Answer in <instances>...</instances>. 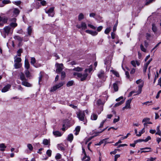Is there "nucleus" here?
<instances>
[{
	"label": "nucleus",
	"instance_id": "obj_60",
	"mask_svg": "<svg viewBox=\"0 0 161 161\" xmlns=\"http://www.w3.org/2000/svg\"><path fill=\"white\" fill-rule=\"evenodd\" d=\"M67 129V126H65V125L63 124V127L61 128L62 130L63 131H65Z\"/></svg>",
	"mask_w": 161,
	"mask_h": 161
},
{
	"label": "nucleus",
	"instance_id": "obj_38",
	"mask_svg": "<svg viewBox=\"0 0 161 161\" xmlns=\"http://www.w3.org/2000/svg\"><path fill=\"white\" fill-rule=\"evenodd\" d=\"M25 74L27 77H29L30 76V74L28 69H26L25 71Z\"/></svg>",
	"mask_w": 161,
	"mask_h": 161
},
{
	"label": "nucleus",
	"instance_id": "obj_55",
	"mask_svg": "<svg viewBox=\"0 0 161 161\" xmlns=\"http://www.w3.org/2000/svg\"><path fill=\"white\" fill-rule=\"evenodd\" d=\"M158 75H159L158 73L157 72V73H156V75H155V78H154V81H153V83H155V82H156V80L157 78H158Z\"/></svg>",
	"mask_w": 161,
	"mask_h": 161
},
{
	"label": "nucleus",
	"instance_id": "obj_14",
	"mask_svg": "<svg viewBox=\"0 0 161 161\" xmlns=\"http://www.w3.org/2000/svg\"><path fill=\"white\" fill-rule=\"evenodd\" d=\"M30 64L27 58H25V67L26 69H29Z\"/></svg>",
	"mask_w": 161,
	"mask_h": 161
},
{
	"label": "nucleus",
	"instance_id": "obj_23",
	"mask_svg": "<svg viewBox=\"0 0 161 161\" xmlns=\"http://www.w3.org/2000/svg\"><path fill=\"white\" fill-rule=\"evenodd\" d=\"M131 100L132 99H130L126 101L125 105L126 107L128 108H130V103L131 102Z\"/></svg>",
	"mask_w": 161,
	"mask_h": 161
},
{
	"label": "nucleus",
	"instance_id": "obj_24",
	"mask_svg": "<svg viewBox=\"0 0 161 161\" xmlns=\"http://www.w3.org/2000/svg\"><path fill=\"white\" fill-rule=\"evenodd\" d=\"M73 139V136L72 134H70L67 137V140L68 141L71 142Z\"/></svg>",
	"mask_w": 161,
	"mask_h": 161
},
{
	"label": "nucleus",
	"instance_id": "obj_48",
	"mask_svg": "<svg viewBox=\"0 0 161 161\" xmlns=\"http://www.w3.org/2000/svg\"><path fill=\"white\" fill-rule=\"evenodd\" d=\"M148 66V65L146 64H145L144 65L143 71L144 73L146 72Z\"/></svg>",
	"mask_w": 161,
	"mask_h": 161
},
{
	"label": "nucleus",
	"instance_id": "obj_7",
	"mask_svg": "<svg viewBox=\"0 0 161 161\" xmlns=\"http://www.w3.org/2000/svg\"><path fill=\"white\" fill-rule=\"evenodd\" d=\"M97 76L99 78L102 79L103 81L105 80V78L104 76V71L101 70L98 72L97 74Z\"/></svg>",
	"mask_w": 161,
	"mask_h": 161
},
{
	"label": "nucleus",
	"instance_id": "obj_50",
	"mask_svg": "<svg viewBox=\"0 0 161 161\" xmlns=\"http://www.w3.org/2000/svg\"><path fill=\"white\" fill-rule=\"evenodd\" d=\"M140 48L141 50L144 52H146V49L144 47V46L142 44H141L140 45Z\"/></svg>",
	"mask_w": 161,
	"mask_h": 161
},
{
	"label": "nucleus",
	"instance_id": "obj_22",
	"mask_svg": "<svg viewBox=\"0 0 161 161\" xmlns=\"http://www.w3.org/2000/svg\"><path fill=\"white\" fill-rule=\"evenodd\" d=\"M22 66L21 64L19 63L14 62V66L15 69H19Z\"/></svg>",
	"mask_w": 161,
	"mask_h": 161
},
{
	"label": "nucleus",
	"instance_id": "obj_46",
	"mask_svg": "<svg viewBox=\"0 0 161 161\" xmlns=\"http://www.w3.org/2000/svg\"><path fill=\"white\" fill-rule=\"evenodd\" d=\"M52 151L51 150H48L46 152V154L49 157L51 156Z\"/></svg>",
	"mask_w": 161,
	"mask_h": 161
},
{
	"label": "nucleus",
	"instance_id": "obj_6",
	"mask_svg": "<svg viewBox=\"0 0 161 161\" xmlns=\"http://www.w3.org/2000/svg\"><path fill=\"white\" fill-rule=\"evenodd\" d=\"M64 83L63 82H61L59 84L53 86L52 88H51L50 91L52 92H53L58 89L64 85Z\"/></svg>",
	"mask_w": 161,
	"mask_h": 161
},
{
	"label": "nucleus",
	"instance_id": "obj_32",
	"mask_svg": "<svg viewBox=\"0 0 161 161\" xmlns=\"http://www.w3.org/2000/svg\"><path fill=\"white\" fill-rule=\"evenodd\" d=\"M145 132V128H143L139 132V134H137L136 136H140L142 134Z\"/></svg>",
	"mask_w": 161,
	"mask_h": 161
},
{
	"label": "nucleus",
	"instance_id": "obj_2",
	"mask_svg": "<svg viewBox=\"0 0 161 161\" xmlns=\"http://www.w3.org/2000/svg\"><path fill=\"white\" fill-rule=\"evenodd\" d=\"M73 75L77 78H80V80L83 81L86 79L88 75V74L86 72L83 74L80 73L74 72L73 73Z\"/></svg>",
	"mask_w": 161,
	"mask_h": 161
},
{
	"label": "nucleus",
	"instance_id": "obj_43",
	"mask_svg": "<svg viewBox=\"0 0 161 161\" xmlns=\"http://www.w3.org/2000/svg\"><path fill=\"white\" fill-rule=\"evenodd\" d=\"M92 70V67L91 66H90L89 69H86L85 70V72L87 73V72L88 71L89 73H90Z\"/></svg>",
	"mask_w": 161,
	"mask_h": 161
},
{
	"label": "nucleus",
	"instance_id": "obj_54",
	"mask_svg": "<svg viewBox=\"0 0 161 161\" xmlns=\"http://www.w3.org/2000/svg\"><path fill=\"white\" fill-rule=\"evenodd\" d=\"M39 1H41V3L43 6H45L46 5V2L45 1L42 0H38Z\"/></svg>",
	"mask_w": 161,
	"mask_h": 161
},
{
	"label": "nucleus",
	"instance_id": "obj_59",
	"mask_svg": "<svg viewBox=\"0 0 161 161\" xmlns=\"http://www.w3.org/2000/svg\"><path fill=\"white\" fill-rule=\"evenodd\" d=\"M151 139V137L150 136H148L147 138L145 139H143V142H148L149 140H150Z\"/></svg>",
	"mask_w": 161,
	"mask_h": 161
},
{
	"label": "nucleus",
	"instance_id": "obj_9",
	"mask_svg": "<svg viewBox=\"0 0 161 161\" xmlns=\"http://www.w3.org/2000/svg\"><path fill=\"white\" fill-rule=\"evenodd\" d=\"M54 8L52 7L48 11L45 10V12L48 14L49 16L53 17L54 16Z\"/></svg>",
	"mask_w": 161,
	"mask_h": 161
},
{
	"label": "nucleus",
	"instance_id": "obj_36",
	"mask_svg": "<svg viewBox=\"0 0 161 161\" xmlns=\"http://www.w3.org/2000/svg\"><path fill=\"white\" fill-rule=\"evenodd\" d=\"M108 139V138H105V139H103L101 141L98 143L95 144V145H96V146L100 145L101 144L104 143V141L105 140H107Z\"/></svg>",
	"mask_w": 161,
	"mask_h": 161
},
{
	"label": "nucleus",
	"instance_id": "obj_12",
	"mask_svg": "<svg viewBox=\"0 0 161 161\" xmlns=\"http://www.w3.org/2000/svg\"><path fill=\"white\" fill-rule=\"evenodd\" d=\"M85 32L86 33L90 34L93 36H96L98 34L97 32L96 31H93L89 30H86L85 31Z\"/></svg>",
	"mask_w": 161,
	"mask_h": 161
},
{
	"label": "nucleus",
	"instance_id": "obj_53",
	"mask_svg": "<svg viewBox=\"0 0 161 161\" xmlns=\"http://www.w3.org/2000/svg\"><path fill=\"white\" fill-rule=\"evenodd\" d=\"M2 3L3 4H6L10 3H11V1L9 0H4L2 1Z\"/></svg>",
	"mask_w": 161,
	"mask_h": 161
},
{
	"label": "nucleus",
	"instance_id": "obj_44",
	"mask_svg": "<svg viewBox=\"0 0 161 161\" xmlns=\"http://www.w3.org/2000/svg\"><path fill=\"white\" fill-rule=\"evenodd\" d=\"M125 74L126 76V78L127 79H129L130 80V81H131L132 79L130 78L129 72H128L127 71H126L125 72Z\"/></svg>",
	"mask_w": 161,
	"mask_h": 161
},
{
	"label": "nucleus",
	"instance_id": "obj_27",
	"mask_svg": "<svg viewBox=\"0 0 161 161\" xmlns=\"http://www.w3.org/2000/svg\"><path fill=\"white\" fill-rule=\"evenodd\" d=\"M20 79L23 81L25 80L26 78H25L24 74L23 73H21L20 74Z\"/></svg>",
	"mask_w": 161,
	"mask_h": 161
},
{
	"label": "nucleus",
	"instance_id": "obj_57",
	"mask_svg": "<svg viewBox=\"0 0 161 161\" xmlns=\"http://www.w3.org/2000/svg\"><path fill=\"white\" fill-rule=\"evenodd\" d=\"M15 17H14L10 19V21L12 22L11 23H15V22L16 21V19Z\"/></svg>",
	"mask_w": 161,
	"mask_h": 161
},
{
	"label": "nucleus",
	"instance_id": "obj_47",
	"mask_svg": "<svg viewBox=\"0 0 161 161\" xmlns=\"http://www.w3.org/2000/svg\"><path fill=\"white\" fill-rule=\"evenodd\" d=\"M82 153L84 155V157L83 158V159H85L86 158V151H85V150L84 148L83 147H82Z\"/></svg>",
	"mask_w": 161,
	"mask_h": 161
},
{
	"label": "nucleus",
	"instance_id": "obj_11",
	"mask_svg": "<svg viewBox=\"0 0 161 161\" xmlns=\"http://www.w3.org/2000/svg\"><path fill=\"white\" fill-rule=\"evenodd\" d=\"M36 62V60L34 57H31V64L36 68H38L41 66V64H39V65L35 64Z\"/></svg>",
	"mask_w": 161,
	"mask_h": 161
},
{
	"label": "nucleus",
	"instance_id": "obj_33",
	"mask_svg": "<svg viewBox=\"0 0 161 161\" xmlns=\"http://www.w3.org/2000/svg\"><path fill=\"white\" fill-rule=\"evenodd\" d=\"M75 130L76 131V132L75 133V135H77L79 132L80 130V127L78 126L75 129Z\"/></svg>",
	"mask_w": 161,
	"mask_h": 161
},
{
	"label": "nucleus",
	"instance_id": "obj_61",
	"mask_svg": "<svg viewBox=\"0 0 161 161\" xmlns=\"http://www.w3.org/2000/svg\"><path fill=\"white\" fill-rule=\"evenodd\" d=\"M103 28V27L102 26H100L97 28V31L98 32H100L102 30Z\"/></svg>",
	"mask_w": 161,
	"mask_h": 161
},
{
	"label": "nucleus",
	"instance_id": "obj_8",
	"mask_svg": "<svg viewBox=\"0 0 161 161\" xmlns=\"http://www.w3.org/2000/svg\"><path fill=\"white\" fill-rule=\"evenodd\" d=\"M8 19L6 17H2L0 16V26H3L5 23H6Z\"/></svg>",
	"mask_w": 161,
	"mask_h": 161
},
{
	"label": "nucleus",
	"instance_id": "obj_42",
	"mask_svg": "<svg viewBox=\"0 0 161 161\" xmlns=\"http://www.w3.org/2000/svg\"><path fill=\"white\" fill-rule=\"evenodd\" d=\"M74 83V81L73 80H71L69 81L67 84V86L69 87L73 85Z\"/></svg>",
	"mask_w": 161,
	"mask_h": 161
},
{
	"label": "nucleus",
	"instance_id": "obj_3",
	"mask_svg": "<svg viewBox=\"0 0 161 161\" xmlns=\"http://www.w3.org/2000/svg\"><path fill=\"white\" fill-rule=\"evenodd\" d=\"M76 114L77 117L80 121H83L84 122H86V118L85 113L83 111L79 110L76 112Z\"/></svg>",
	"mask_w": 161,
	"mask_h": 161
},
{
	"label": "nucleus",
	"instance_id": "obj_4",
	"mask_svg": "<svg viewBox=\"0 0 161 161\" xmlns=\"http://www.w3.org/2000/svg\"><path fill=\"white\" fill-rule=\"evenodd\" d=\"M11 16L12 17H16L19 14L20 11L17 8H14L11 10Z\"/></svg>",
	"mask_w": 161,
	"mask_h": 161
},
{
	"label": "nucleus",
	"instance_id": "obj_17",
	"mask_svg": "<svg viewBox=\"0 0 161 161\" xmlns=\"http://www.w3.org/2000/svg\"><path fill=\"white\" fill-rule=\"evenodd\" d=\"M22 84L26 87H31V85L26 81V80L22 81Z\"/></svg>",
	"mask_w": 161,
	"mask_h": 161
},
{
	"label": "nucleus",
	"instance_id": "obj_37",
	"mask_svg": "<svg viewBox=\"0 0 161 161\" xmlns=\"http://www.w3.org/2000/svg\"><path fill=\"white\" fill-rule=\"evenodd\" d=\"M84 18V15L82 13L78 15V20L80 21L83 19Z\"/></svg>",
	"mask_w": 161,
	"mask_h": 161
},
{
	"label": "nucleus",
	"instance_id": "obj_19",
	"mask_svg": "<svg viewBox=\"0 0 161 161\" xmlns=\"http://www.w3.org/2000/svg\"><path fill=\"white\" fill-rule=\"evenodd\" d=\"M150 120V119L147 118H146L143 119L142 122H146L147 123V124H152V122H149V120Z\"/></svg>",
	"mask_w": 161,
	"mask_h": 161
},
{
	"label": "nucleus",
	"instance_id": "obj_31",
	"mask_svg": "<svg viewBox=\"0 0 161 161\" xmlns=\"http://www.w3.org/2000/svg\"><path fill=\"white\" fill-rule=\"evenodd\" d=\"M111 30V27L109 26L105 30L104 33L107 34H108Z\"/></svg>",
	"mask_w": 161,
	"mask_h": 161
},
{
	"label": "nucleus",
	"instance_id": "obj_15",
	"mask_svg": "<svg viewBox=\"0 0 161 161\" xmlns=\"http://www.w3.org/2000/svg\"><path fill=\"white\" fill-rule=\"evenodd\" d=\"M131 64L134 67H136V65L137 66H139L140 63L137 60H132L131 61Z\"/></svg>",
	"mask_w": 161,
	"mask_h": 161
},
{
	"label": "nucleus",
	"instance_id": "obj_13",
	"mask_svg": "<svg viewBox=\"0 0 161 161\" xmlns=\"http://www.w3.org/2000/svg\"><path fill=\"white\" fill-rule=\"evenodd\" d=\"M11 87V85L10 84H8L4 86L1 90L2 92H5L8 91Z\"/></svg>",
	"mask_w": 161,
	"mask_h": 161
},
{
	"label": "nucleus",
	"instance_id": "obj_21",
	"mask_svg": "<svg viewBox=\"0 0 161 161\" xmlns=\"http://www.w3.org/2000/svg\"><path fill=\"white\" fill-rule=\"evenodd\" d=\"M14 62L20 63L21 61V59L20 58L17 57V56H15L14 58Z\"/></svg>",
	"mask_w": 161,
	"mask_h": 161
},
{
	"label": "nucleus",
	"instance_id": "obj_63",
	"mask_svg": "<svg viewBox=\"0 0 161 161\" xmlns=\"http://www.w3.org/2000/svg\"><path fill=\"white\" fill-rule=\"evenodd\" d=\"M151 3H152V2L150 0H146V2L145 5H147Z\"/></svg>",
	"mask_w": 161,
	"mask_h": 161
},
{
	"label": "nucleus",
	"instance_id": "obj_40",
	"mask_svg": "<svg viewBox=\"0 0 161 161\" xmlns=\"http://www.w3.org/2000/svg\"><path fill=\"white\" fill-rule=\"evenodd\" d=\"M61 158V155L59 153H57L55 157V158L57 160L60 159Z\"/></svg>",
	"mask_w": 161,
	"mask_h": 161
},
{
	"label": "nucleus",
	"instance_id": "obj_64",
	"mask_svg": "<svg viewBox=\"0 0 161 161\" xmlns=\"http://www.w3.org/2000/svg\"><path fill=\"white\" fill-rule=\"evenodd\" d=\"M90 158L89 157H87L86 156V158L84 159H83V158L82 159V161H89L90 160Z\"/></svg>",
	"mask_w": 161,
	"mask_h": 161
},
{
	"label": "nucleus",
	"instance_id": "obj_62",
	"mask_svg": "<svg viewBox=\"0 0 161 161\" xmlns=\"http://www.w3.org/2000/svg\"><path fill=\"white\" fill-rule=\"evenodd\" d=\"M143 142V139H138V140H136L134 141V142H135V143H136V144L137 143L140 142Z\"/></svg>",
	"mask_w": 161,
	"mask_h": 161
},
{
	"label": "nucleus",
	"instance_id": "obj_5",
	"mask_svg": "<svg viewBox=\"0 0 161 161\" xmlns=\"http://www.w3.org/2000/svg\"><path fill=\"white\" fill-rule=\"evenodd\" d=\"M56 71L57 73L59 74L62 72V70L63 69V65L62 64L56 63Z\"/></svg>",
	"mask_w": 161,
	"mask_h": 161
},
{
	"label": "nucleus",
	"instance_id": "obj_34",
	"mask_svg": "<svg viewBox=\"0 0 161 161\" xmlns=\"http://www.w3.org/2000/svg\"><path fill=\"white\" fill-rule=\"evenodd\" d=\"M124 102V100H122L120 102L116 103L114 105V107H116L122 104Z\"/></svg>",
	"mask_w": 161,
	"mask_h": 161
},
{
	"label": "nucleus",
	"instance_id": "obj_45",
	"mask_svg": "<svg viewBox=\"0 0 161 161\" xmlns=\"http://www.w3.org/2000/svg\"><path fill=\"white\" fill-rule=\"evenodd\" d=\"M83 69L82 68H80L79 67H77L76 68H74L73 69V70L76 71H82Z\"/></svg>",
	"mask_w": 161,
	"mask_h": 161
},
{
	"label": "nucleus",
	"instance_id": "obj_26",
	"mask_svg": "<svg viewBox=\"0 0 161 161\" xmlns=\"http://www.w3.org/2000/svg\"><path fill=\"white\" fill-rule=\"evenodd\" d=\"M143 86V83H142V84L138 86L139 89L137 91V94H139L142 91V88Z\"/></svg>",
	"mask_w": 161,
	"mask_h": 161
},
{
	"label": "nucleus",
	"instance_id": "obj_29",
	"mask_svg": "<svg viewBox=\"0 0 161 161\" xmlns=\"http://www.w3.org/2000/svg\"><path fill=\"white\" fill-rule=\"evenodd\" d=\"M0 148H1L0 150L2 151H3L5 150V148H6L5 144L3 143L0 144Z\"/></svg>",
	"mask_w": 161,
	"mask_h": 161
},
{
	"label": "nucleus",
	"instance_id": "obj_25",
	"mask_svg": "<svg viewBox=\"0 0 161 161\" xmlns=\"http://www.w3.org/2000/svg\"><path fill=\"white\" fill-rule=\"evenodd\" d=\"M14 39L18 41L19 42H21L23 40V38L18 36H16L14 37Z\"/></svg>",
	"mask_w": 161,
	"mask_h": 161
},
{
	"label": "nucleus",
	"instance_id": "obj_20",
	"mask_svg": "<svg viewBox=\"0 0 161 161\" xmlns=\"http://www.w3.org/2000/svg\"><path fill=\"white\" fill-rule=\"evenodd\" d=\"M32 28L31 26H29V27L27 28V31L28 35L31 36V35L32 32Z\"/></svg>",
	"mask_w": 161,
	"mask_h": 161
},
{
	"label": "nucleus",
	"instance_id": "obj_28",
	"mask_svg": "<svg viewBox=\"0 0 161 161\" xmlns=\"http://www.w3.org/2000/svg\"><path fill=\"white\" fill-rule=\"evenodd\" d=\"M97 118V115L95 114H92L91 116V119L92 120H96Z\"/></svg>",
	"mask_w": 161,
	"mask_h": 161
},
{
	"label": "nucleus",
	"instance_id": "obj_41",
	"mask_svg": "<svg viewBox=\"0 0 161 161\" xmlns=\"http://www.w3.org/2000/svg\"><path fill=\"white\" fill-rule=\"evenodd\" d=\"M27 147L30 151H32L33 149V147L31 144L29 143L27 145Z\"/></svg>",
	"mask_w": 161,
	"mask_h": 161
},
{
	"label": "nucleus",
	"instance_id": "obj_18",
	"mask_svg": "<svg viewBox=\"0 0 161 161\" xmlns=\"http://www.w3.org/2000/svg\"><path fill=\"white\" fill-rule=\"evenodd\" d=\"M53 134L56 137L61 136L62 134L58 131H54L53 132Z\"/></svg>",
	"mask_w": 161,
	"mask_h": 161
},
{
	"label": "nucleus",
	"instance_id": "obj_30",
	"mask_svg": "<svg viewBox=\"0 0 161 161\" xmlns=\"http://www.w3.org/2000/svg\"><path fill=\"white\" fill-rule=\"evenodd\" d=\"M50 141L47 139H44L43 142V143L45 145H47L49 144L50 145Z\"/></svg>",
	"mask_w": 161,
	"mask_h": 161
},
{
	"label": "nucleus",
	"instance_id": "obj_1",
	"mask_svg": "<svg viewBox=\"0 0 161 161\" xmlns=\"http://www.w3.org/2000/svg\"><path fill=\"white\" fill-rule=\"evenodd\" d=\"M17 26L16 23H11L8 25L6 26L2 29L0 30V32L2 36L6 38L9 35L12 34L14 29Z\"/></svg>",
	"mask_w": 161,
	"mask_h": 161
},
{
	"label": "nucleus",
	"instance_id": "obj_51",
	"mask_svg": "<svg viewBox=\"0 0 161 161\" xmlns=\"http://www.w3.org/2000/svg\"><path fill=\"white\" fill-rule=\"evenodd\" d=\"M22 52V49H19V50H18L17 52V56H18L19 57L20 56H21V53Z\"/></svg>",
	"mask_w": 161,
	"mask_h": 161
},
{
	"label": "nucleus",
	"instance_id": "obj_16",
	"mask_svg": "<svg viewBox=\"0 0 161 161\" xmlns=\"http://www.w3.org/2000/svg\"><path fill=\"white\" fill-rule=\"evenodd\" d=\"M58 149L62 151H64L66 149V148L62 144H58Z\"/></svg>",
	"mask_w": 161,
	"mask_h": 161
},
{
	"label": "nucleus",
	"instance_id": "obj_56",
	"mask_svg": "<svg viewBox=\"0 0 161 161\" xmlns=\"http://www.w3.org/2000/svg\"><path fill=\"white\" fill-rule=\"evenodd\" d=\"M106 119L103 120L102 122L100 124V125L99 127V128H102L103 127V124L106 121Z\"/></svg>",
	"mask_w": 161,
	"mask_h": 161
},
{
	"label": "nucleus",
	"instance_id": "obj_58",
	"mask_svg": "<svg viewBox=\"0 0 161 161\" xmlns=\"http://www.w3.org/2000/svg\"><path fill=\"white\" fill-rule=\"evenodd\" d=\"M113 73L114 74L116 77H119V73L114 70L113 71Z\"/></svg>",
	"mask_w": 161,
	"mask_h": 161
},
{
	"label": "nucleus",
	"instance_id": "obj_39",
	"mask_svg": "<svg viewBox=\"0 0 161 161\" xmlns=\"http://www.w3.org/2000/svg\"><path fill=\"white\" fill-rule=\"evenodd\" d=\"M61 80H63L65 78L66 75L64 71H62L61 72Z\"/></svg>",
	"mask_w": 161,
	"mask_h": 161
},
{
	"label": "nucleus",
	"instance_id": "obj_49",
	"mask_svg": "<svg viewBox=\"0 0 161 161\" xmlns=\"http://www.w3.org/2000/svg\"><path fill=\"white\" fill-rule=\"evenodd\" d=\"M152 29L153 31L154 32H155L157 31V28L154 24H152Z\"/></svg>",
	"mask_w": 161,
	"mask_h": 161
},
{
	"label": "nucleus",
	"instance_id": "obj_52",
	"mask_svg": "<svg viewBox=\"0 0 161 161\" xmlns=\"http://www.w3.org/2000/svg\"><path fill=\"white\" fill-rule=\"evenodd\" d=\"M88 26L94 30H95L96 28V27H95L94 26L90 24H88Z\"/></svg>",
	"mask_w": 161,
	"mask_h": 161
},
{
	"label": "nucleus",
	"instance_id": "obj_35",
	"mask_svg": "<svg viewBox=\"0 0 161 161\" xmlns=\"http://www.w3.org/2000/svg\"><path fill=\"white\" fill-rule=\"evenodd\" d=\"M113 88L115 92L117 91L118 90V87L117 84L116 83L113 84Z\"/></svg>",
	"mask_w": 161,
	"mask_h": 161
},
{
	"label": "nucleus",
	"instance_id": "obj_10",
	"mask_svg": "<svg viewBox=\"0 0 161 161\" xmlns=\"http://www.w3.org/2000/svg\"><path fill=\"white\" fill-rule=\"evenodd\" d=\"M76 27L78 29L81 28L82 30H85L87 28L86 23L83 22L81 23L80 25H77Z\"/></svg>",
	"mask_w": 161,
	"mask_h": 161
}]
</instances>
